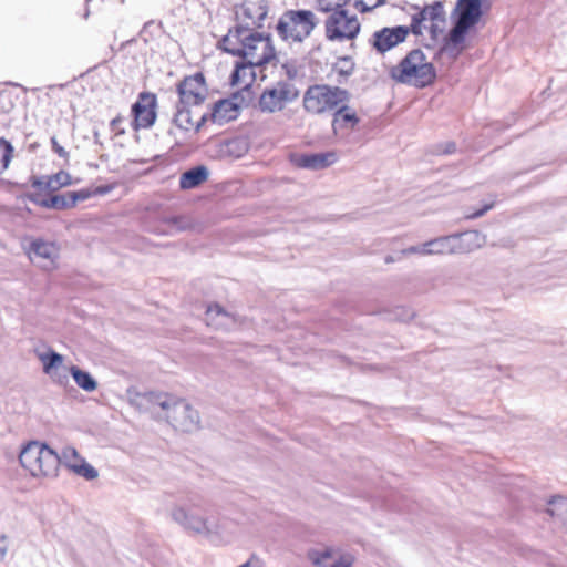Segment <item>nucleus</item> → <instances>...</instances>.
<instances>
[{
	"instance_id": "1",
	"label": "nucleus",
	"mask_w": 567,
	"mask_h": 567,
	"mask_svg": "<svg viewBox=\"0 0 567 567\" xmlns=\"http://www.w3.org/2000/svg\"><path fill=\"white\" fill-rule=\"evenodd\" d=\"M178 100L175 104L173 124L184 132L193 126V114L196 107L202 106L208 95V86L203 72L184 76L176 83Z\"/></svg>"
},
{
	"instance_id": "2",
	"label": "nucleus",
	"mask_w": 567,
	"mask_h": 567,
	"mask_svg": "<svg viewBox=\"0 0 567 567\" xmlns=\"http://www.w3.org/2000/svg\"><path fill=\"white\" fill-rule=\"evenodd\" d=\"M486 11L455 3L451 13L452 28L443 40L439 53L456 60L464 50L466 37L481 21Z\"/></svg>"
},
{
	"instance_id": "3",
	"label": "nucleus",
	"mask_w": 567,
	"mask_h": 567,
	"mask_svg": "<svg viewBox=\"0 0 567 567\" xmlns=\"http://www.w3.org/2000/svg\"><path fill=\"white\" fill-rule=\"evenodd\" d=\"M389 74L395 82L417 89L427 87L436 80V69L426 61L421 49L411 50L398 65L391 68Z\"/></svg>"
},
{
	"instance_id": "4",
	"label": "nucleus",
	"mask_w": 567,
	"mask_h": 567,
	"mask_svg": "<svg viewBox=\"0 0 567 567\" xmlns=\"http://www.w3.org/2000/svg\"><path fill=\"white\" fill-rule=\"evenodd\" d=\"M317 9L331 12L326 20V37L330 41L353 40L361 30L355 14L349 11L337 0H317Z\"/></svg>"
},
{
	"instance_id": "5",
	"label": "nucleus",
	"mask_w": 567,
	"mask_h": 567,
	"mask_svg": "<svg viewBox=\"0 0 567 567\" xmlns=\"http://www.w3.org/2000/svg\"><path fill=\"white\" fill-rule=\"evenodd\" d=\"M319 23L316 14L308 9L286 10L275 27L279 38L285 41L303 42Z\"/></svg>"
},
{
	"instance_id": "6",
	"label": "nucleus",
	"mask_w": 567,
	"mask_h": 567,
	"mask_svg": "<svg viewBox=\"0 0 567 567\" xmlns=\"http://www.w3.org/2000/svg\"><path fill=\"white\" fill-rule=\"evenodd\" d=\"M348 90L328 84L310 85L303 94V107L307 112L321 114L336 109L340 103L348 102Z\"/></svg>"
},
{
	"instance_id": "7",
	"label": "nucleus",
	"mask_w": 567,
	"mask_h": 567,
	"mask_svg": "<svg viewBox=\"0 0 567 567\" xmlns=\"http://www.w3.org/2000/svg\"><path fill=\"white\" fill-rule=\"evenodd\" d=\"M251 38L254 37L251 28L249 27V31L244 33L240 40L239 51H241V53L238 55L239 60L235 61L234 69L229 75V84L233 87L240 84L247 69L259 68L265 70L269 64L260 61L261 54H257L258 41L251 40Z\"/></svg>"
},
{
	"instance_id": "8",
	"label": "nucleus",
	"mask_w": 567,
	"mask_h": 567,
	"mask_svg": "<svg viewBox=\"0 0 567 567\" xmlns=\"http://www.w3.org/2000/svg\"><path fill=\"white\" fill-rule=\"evenodd\" d=\"M164 417L175 431L182 433H194L200 429L199 412L185 399L176 398L173 394Z\"/></svg>"
},
{
	"instance_id": "9",
	"label": "nucleus",
	"mask_w": 567,
	"mask_h": 567,
	"mask_svg": "<svg viewBox=\"0 0 567 567\" xmlns=\"http://www.w3.org/2000/svg\"><path fill=\"white\" fill-rule=\"evenodd\" d=\"M172 519L193 535H199L207 539L219 534L218 525L208 517L199 516L190 512V508L175 505L171 509Z\"/></svg>"
},
{
	"instance_id": "10",
	"label": "nucleus",
	"mask_w": 567,
	"mask_h": 567,
	"mask_svg": "<svg viewBox=\"0 0 567 567\" xmlns=\"http://www.w3.org/2000/svg\"><path fill=\"white\" fill-rule=\"evenodd\" d=\"M299 96V90L287 81H278L274 87H266L258 100V109L262 113H276Z\"/></svg>"
},
{
	"instance_id": "11",
	"label": "nucleus",
	"mask_w": 567,
	"mask_h": 567,
	"mask_svg": "<svg viewBox=\"0 0 567 567\" xmlns=\"http://www.w3.org/2000/svg\"><path fill=\"white\" fill-rule=\"evenodd\" d=\"M127 399L131 405L140 412L156 414L163 416L169 406L172 394L167 392H138L133 389L127 390Z\"/></svg>"
},
{
	"instance_id": "12",
	"label": "nucleus",
	"mask_w": 567,
	"mask_h": 567,
	"mask_svg": "<svg viewBox=\"0 0 567 567\" xmlns=\"http://www.w3.org/2000/svg\"><path fill=\"white\" fill-rule=\"evenodd\" d=\"M157 96L152 92H141L132 104L133 127L135 131L150 128L157 118Z\"/></svg>"
},
{
	"instance_id": "13",
	"label": "nucleus",
	"mask_w": 567,
	"mask_h": 567,
	"mask_svg": "<svg viewBox=\"0 0 567 567\" xmlns=\"http://www.w3.org/2000/svg\"><path fill=\"white\" fill-rule=\"evenodd\" d=\"M405 29L384 27L372 33L369 44L379 54H384L405 41Z\"/></svg>"
},
{
	"instance_id": "14",
	"label": "nucleus",
	"mask_w": 567,
	"mask_h": 567,
	"mask_svg": "<svg viewBox=\"0 0 567 567\" xmlns=\"http://www.w3.org/2000/svg\"><path fill=\"white\" fill-rule=\"evenodd\" d=\"M336 152L306 153L293 158V163L299 168L311 171L324 169L337 162Z\"/></svg>"
},
{
	"instance_id": "15",
	"label": "nucleus",
	"mask_w": 567,
	"mask_h": 567,
	"mask_svg": "<svg viewBox=\"0 0 567 567\" xmlns=\"http://www.w3.org/2000/svg\"><path fill=\"white\" fill-rule=\"evenodd\" d=\"M47 443L39 441H31L25 444L20 454L19 462L23 468L29 471L32 476H35V472L41 468V457L45 449Z\"/></svg>"
},
{
	"instance_id": "16",
	"label": "nucleus",
	"mask_w": 567,
	"mask_h": 567,
	"mask_svg": "<svg viewBox=\"0 0 567 567\" xmlns=\"http://www.w3.org/2000/svg\"><path fill=\"white\" fill-rule=\"evenodd\" d=\"M43 364V372L50 375L53 380H56L60 384L68 381V371L66 367H62L63 355L58 353L56 351L50 349L47 353H42L39 355Z\"/></svg>"
},
{
	"instance_id": "17",
	"label": "nucleus",
	"mask_w": 567,
	"mask_h": 567,
	"mask_svg": "<svg viewBox=\"0 0 567 567\" xmlns=\"http://www.w3.org/2000/svg\"><path fill=\"white\" fill-rule=\"evenodd\" d=\"M247 31H249V24H236L229 28L227 33L217 41L216 49L238 58L241 53V51H239L240 40L243 39V34Z\"/></svg>"
},
{
	"instance_id": "18",
	"label": "nucleus",
	"mask_w": 567,
	"mask_h": 567,
	"mask_svg": "<svg viewBox=\"0 0 567 567\" xmlns=\"http://www.w3.org/2000/svg\"><path fill=\"white\" fill-rule=\"evenodd\" d=\"M452 255L468 254L481 247V235L477 230L451 234Z\"/></svg>"
},
{
	"instance_id": "19",
	"label": "nucleus",
	"mask_w": 567,
	"mask_h": 567,
	"mask_svg": "<svg viewBox=\"0 0 567 567\" xmlns=\"http://www.w3.org/2000/svg\"><path fill=\"white\" fill-rule=\"evenodd\" d=\"M240 8L243 10V16L246 19L254 20L252 23L257 29H261L264 27V21L269 12L268 0H246L240 4Z\"/></svg>"
},
{
	"instance_id": "20",
	"label": "nucleus",
	"mask_w": 567,
	"mask_h": 567,
	"mask_svg": "<svg viewBox=\"0 0 567 567\" xmlns=\"http://www.w3.org/2000/svg\"><path fill=\"white\" fill-rule=\"evenodd\" d=\"M25 198L47 209L64 210L71 208L68 192L64 194H50L48 197H41L40 193H27Z\"/></svg>"
},
{
	"instance_id": "21",
	"label": "nucleus",
	"mask_w": 567,
	"mask_h": 567,
	"mask_svg": "<svg viewBox=\"0 0 567 567\" xmlns=\"http://www.w3.org/2000/svg\"><path fill=\"white\" fill-rule=\"evenodd\" d=\"M210 121L217 124H224L236 120L239 110L236 103H231L228 99H220L215 102L209 112Z\"/></svg>"
},
{
	"instance_id": "22",
	"label": "nucleus",
	"mask_w": 567,
	"mask_h": 567,
	"mask_svg": "<svg viewBox=\"0 0 567 567\" xmlns=\"http://www.w3.org/2000/svg\"><path fill=\"white\" fill-rule=\"evenodd\" d=\"M209 177V169L205 165H196L181 174L179 188L183 190L199 187Z\"/></svg>"
},
{
	"instance_id": "23",
	"label": "nucleus",
	"mask_w": 567,
	"mask_h": 567,
	"mask_svg": "<svg viewBox=\"0 0 567 567\" xmlns=\"http://www.w3.org/2000/svg\"><path fill=\"white\" fill-rule=\"evenodd\" d=\"M360 122L357 113L349 105H341L333 114L332 130L334 134L342 128L353 130Z\"/></svg>"
},
{
	"instance_id": "24",
	"label": "nucleus",
	"mask_w": 567,
	"mask_h": 567,
	"mask_svg": "<svg viewBox=\"0 0 567 567\" xmlns=\"http://www.w3.org/2000/svg\"><path fill=\"white\" fill-rule=\"evenodd\" d=\"M41 468L35 472V476L55 477L58 475L59 466L62 464L61 456L48 444L43 451L40 460Z\"/></svg>"
},
{
	"instance_id": "25",
	"label": "nucleus",
	"mask_w": 567,
	"mask_h": 567,
	"mask_svg": "<svg viewBox=\"0 0 567 567\" xmlns=\"http://www.w3.org/2000/svg\"><path fill=\"white\" fill-rule=\"evenodd\" d=\"M252 37L251 40H257L259 42H264L262 52H261V60L264 63H272L274 66H276L279 63V59L277 55L276 48L274 45L272 35L269 32H259L256 30H252Z\"/></svg>"
},
{
	"instance_id": "26",
	"label": "nucleus",
	"mask_w": 567,
	"mask_h": 567,
	"mask_svg": "<svg viewBox=\"0 0 567 567\" xmlns=\"http://www.w3.org/2000/svg\"><path fill=\"white\" fill-rule=\"evenodd\" d=\"M29 254H33L35 257L41 259L53 261V259L58 257V247L54 243L38 238L31 241Z\"/></svg>"
},
{
	"instance_id": "27",
	"label": "nucleus",
	"mask_w": 567,
	"mask_h": 567,
	"mask_svg": "<svg viewBox=\"0 0 567 567\" xmlns=\"http://www.w3.org/2000/svg\"><path fill=\"white\" fill-rule=\"evenodd\" d=\"M545 513L563 523L567 520V497L563 495H553L547 501Z\"/></svg>"
},
{
	"instance_id": "28",
	"label": "nucleus",
	"mask_w": 567,
	"mask_h": 567,
	"mask_svg": "<svg viewBox=\"0 0 567 567\" xmlns=\"http://www.w3.org/2000/svg\"><path fill=\"white\" fill-rule=\"evenodd\" d=\"M69 373L72 375L76 385L82 390L92 392L97 388L96 380L87 371L80 369L78 365H71Z\"/></svg>"
},
{
	"instance_id": "29",
	"label": "nucleus",
	"mask_w": 567,
	"mask_h": 567,
	"mask_svg": "<svg viewBox=\"0 0 567 567\" xmlns=\"http://www.w3.org/2000/svg\"><path fill=\"white\" fill-rule=\"evenodd\" d=\"M227 99L230 100L231 103H236L239 111L241 107H248L255 101L254 86L251 83H247L241 89L233 92Z\"/></svg>"
},
{
	"instance_id": "30",
	"label": "nucleus",
	"mask_w": 567,
	"mask_h": 567,
	"mask_svg": "<svg viewBox=\"0 0 567 567\" xmlns=\"http://www.w3.org/2000/svg\"><path fill=\"white\" fill-rule=\"evenodd\" d=\"M379 315H381L385 320L389 321L405 322L413 319L415 312L411 308L404 306H396L393 309L380 311Z\"/></svg>"
},
{
	"instance_id": "31",
	"label": "nucleus",
	"mask_w": 567,
	"mask_h": 567,
	"mask_svg": "<svg viewBox=\"0 0 567 567\" xmlns=\"http://www.w3.org/2000/svg\"><path fill=\"white\" fill-rule=\"evenodd\" d=\"M425 247H427L429 249V255H452L451 236H441L432 240H429L425 243Z\"/></svg>"
},
{
	"instance_id": "32",
	"label": "nucleus",
	"mask_w": 567,
	"mask_h": 567,
	"mask_svg": "<svg viewBox=\"0 0 567 567\" xmlns=\"http://www.w3.org/2000/svg\"><path fill=\"white\" fill-rule=\"evenodd\" d=\"M95 194H106V185H100L95 189L84 188L80 190L68 192L71 208L79 202H84Z\"/></svg>"
},
{
	"instance_id": "33",
	"label": "nucleus",
	"mask_w": 567,
	"mask_h": 567,
	"mask_svg": "<svg viewBox=\"0 0 567 567\" xmlns=\"http://www.w3.org/2000/svg\"><path fill=\"white\" fill-rule=\"evenodd\" d=\"M427 19L426 9H421L417 13L413 14L411 18V24L408 25H399L400 29H405V39L409 33H413L414 35L422 34V23Z\"/></svg>"
},
{
	"instance_id": "34",
	"label": "nucleus",
	"mask_w": 567,
	"mask_h": 567,
	"mask_svg": "<svg viewBox=\"0 0 567 567\" xmlns=\"http://www.w3.org/2000/svg\"><path fill=\"white\" fill-rule=\"evenodd\" d=\"M70 471L79 476L84 477L87 481H92L97 477V471L89 464L84 458L80 460L78 464L70 465Z\"/></svg>"
},
{
	"instance_id": "35",
	"label": "nucleus",
	"mask_w": 567,
	"mask_h": 567,
	"mask_svg": "<svg viewBox=\"0 0 567 567\" xmlns=\"http://www.w3.org/2000/svg\"><path fill=\"white\" fill-rule=\"evenodd\" d=\"M13 146L4 137H0V173L6 171L13 156Z\"/></svg>"
},
{
	"instance_id": "36",
	"label": "nucleus",
	"mask_w": 567,
	"mask_h": 567,
	"mask_svg": "<svg viewBox=\"0 0 567 567\" xmlns=\"http://www.w3.org/2000/svg\"><path fill=\"white\" fill-rule=\"evenodd\" d=\"M427 19L432 21L445 22V11L443 1H434L431 6H425Z\"/></svg>"
},
{
	"instance_id": "37",
	"label": "nucleus",
	"mask_w": 567,
	"mask_h": 567,
	"mask_svg": "<svg viewBox=\"0 0 567 567\" xmlns=\"http://www.w3.org/2000/svg\"><path fill=\"white\" fill-rule=\"evenodd\" d=\"M339 62L343 63V66L333 65V70L341 76L348 78L353 74L355 70V63L350 55H343L338 59Z\"/></svg>"
},
{
	"instance_id": "38",
	"label": "nucleus",
	"mask_w": 567,
	"mask_h": 567,
	"mask_svg": "<svg viewBox=\"0 0 567 567\" xmlns=\"http://www.w3.org/2000/svg\"><path fill=\"white\" fill-rule=\"evenodd\" d=\"M61 462L70 470V465L78 464L83 457L73 446H65L61 453Z\"/></svg>"
},
{
	"instance_id": "39",
	"label": "nucleus",
	"mask_w": 567,
	"mask_h": 567,
	"mask_svg": "<svg viewBox=\"0 0 567 567\" xmlns=\"http://www.w3.org/2000/svg\"><path fill=\"white\" fill-rule=\"evenodd\" d=\"M165 223L174 226L179 231L190 229L193 226L192 221L185 216L167 217L165 218Z\"/></svg>"
},
{
	"instance_id": "40",
	"label": "nucleus",
	"mask_w": 567,
	"mask_h": 567,
	"mask_svg": "<svg viewBox=\"0 0 567 567\" xmlns=\"http://www.w3.org/2000/svg\"><path fill=\"white\" fill-rule=\"evenodd\" d=\"M456 152V143L453 141L442 142L434 145L435 155H451Z\"/></svg>"
},
{
	"instance_id": "41",
	"label": "nucleus",
	"mask_w": 567,
	"mask_h": 567,
	"mask_svg": "<svg viewBox=\"0 0 567 567\" xmlns=\"http://www.w3.org/2000/svg\"><path fill=\"white\" fill-rule=\"evenodd\" d=\"M226 147L229 154L237 157L241 156L246 151V144L240 140H231L226 143Z\"/></svg>"
},
{
	"instance_id": "42",
	"label": "nucleus",
	"mask_w": 567,
	"mask_h": 567,
	"mask_svg": "<svg viewBox=\"0 0 567 567\" xmlns=\"http://www.w3.org/2000/svg\"><path fill=\"white\" fill-rule=\"evenodd\" d=\"M281 69L285 71V74L287 76V82L290 83V81H293L298 76V66L297 61L291 59L287 60L281 64Z\"/></svg>"
},
{
	"instance_id": "43",
	"label": "nucleus",
	"mask_w": 567,
	"mask_h": 567,
	"mask_svg": "<svg viewBox=\"0 0 567 567\" xmlns=\"http://www.w3.org/2000/svg\"><path fill=\"white\" fill-rule=\"evenodd\" d=\"M456 3L486 12L489 11L492 7L491 0H457Z\"/></svg>"
},
{
	"instance_id": "44",
	"label": "nucleus",
	"mask_w": 567,
	"mask_h": 567,
	"mask_svg": "<svg viewBox=\"0 0 567 567\" xmlns=\"http://www.w3.org/2000/svg\"><path fill=\"white\" fill-rule=\"evenodd\" d=\"M341 362L348 364V365H352V364H355V367L361 371V372H368V371H382V368L380 365H377V364H363V363H353L351 361L350 358L346 357V355H340L339 357Z\"/></svg>"
},
{
	"instance_id": "45",
	"label": "nucleus",
	"mask_w": 567,
	"mask_h": 567,
	"mask_svg": "<svg viewBox=\"0 0 567 567\" xmlns=\"http://www.w3.org/2000/svg\"><path fill=\"white\" fill-rule=\"evenodd\" d=\"M52 177L59 188L69 186L72 183L70 174L65 171H60L56 174H53Z\"/></svg>"
},
{
	"instance_id": "46",
	"label": "nucleus",
	"mask_w": 567,
	"mask_h": 567,
	"mask_svg": "<svg viewBox=\"0 0 567 567\" xmlns=\"http://www.w3.org/2000/svg\"><path fill=\"white\" fill-rule=\"evenodd\" d=\"M45 175L35 176L32 175L29 178V183L33 188H37L39 192L45 190Z\"/></svg>"
},
{
	"instance_id": "47",
	"label": "nucleus",
	"mask_w": 567,
	"mask_h": 567,
	"mask_svg": "<svg viewBox=\"0 0 567 567\" xmlns=\"http://www.w3.org/2000/svg\"><path fill=\"white\" fill-rule=\"evenodd\" d=\"M103 0H85L83 18L87 19L91 14V9L100 10L102 8Z\"/></svg>"
},
{
	"instance_id": "48",
	"label": "nucleus",
	"mask_w": 567,
	"mask_h": 567,
	"mask_svg": "<svg viewBox=\"0 0 567 567\" xmlns=\"http://www.w3.org/2000/svg\"><path fill=\"white\" fill-rule=\"evenodd\" d=\"M51 145L54 153H56L60 157L68 159L69 158V152L64 150L63 146H61L55 136L51 137Z\"/></svg>"
},
{
	"instance_id": "49",
	"label": "nucleus",
	"mask_w": 567,
	"mask_h": 567,
	"mask_svg": "<svg viewBox=\"0 0 567 567\" xmlns=\"http://www.w3.org/2000/svg\"><path fill=\"white\" fill-rule=\"evenodd\" d=\"M208 121H210L209 112L202 114L198 121L193 122L192 130L198 133Z\"/></svg>"
},
{
	"instance_id": "50",
	"label": "nucleus",
	"mask_w": 567,
	"mask_h": 567,
	"mask_svg": "<svg viewBox=\"0 0 567 567\" xmlns=\"http://www.w3.org/2000/svg\"><path fill=\"white\" fill-rule=\"evenodd\" d=\"M427 247H425V243L422 245L411 246L403 250L404 254H420V255H429Z\"/></svg>"
},
{
	"instance_id": "51",
	"label": "nucleus",
	"mask_w": 567,
	"mask_h": 567,
	"mask_svg": "<svg viewBox=\"0 0 567 567\" xmlns=\"http://www.w3.org/2000/svg\"><path fill=\"white\" fill-rule=\"evenodd\" d=\"M215 312L216 315H223L228 317L229 313L218 303H213L208 306L206 315L209 316L210 313Z\"/></svg>"
},
{
	"instance_id": "52",
	"label": "nucleus",
	"mask_w": 567,
	"mask_h": 567,
	"mask_svg": "<svg viewBox=\"0 0 567 567\" xmlns=\"http://www.w3.org/2000/svg\"><path fill=\"white\" fill-rule=\"evenodd\" d=\"M8 551V536L2 534L0 535V561H2Z\"/></svg>"
},
{
	"instance_id": "53",
	"label": "nucleus",
	"mask_w": 567,
	"mask_h": 567,
	"mask_svg": "<svg viewBox=\"0 0 567 567\" xmlns=\"http://www.w3.org/2000/svg\"><path fill=\"white\" fill-rule=\"evenodd\" d=\"M45 177H47L45 178V190L47 192L54 193L60 189L58 187V185L55 184V182L53 181L52 175H45Z\"/></svg>"
},
{
	"instance_id": "54",
	"label": "nucleus",
	"mask_w": 567,
	"mask_h": 567,
	"mask_svg": "<svg viewBox=\"0 0 567 567\" xmlns=\"http://www.w3.org/2000/svg\"><path fill=\"white\" fill-rule=\"evenodd\" d=\"M493 204H486L484 205L482 208H480L478 210H476L475 213H473L471 215V218H478V217H482L483 215H485L489 209L493 208Z\"/></svg>"
},
{
	"instance_id": "55",
	"label": "nucleus",
	"mask_w": 567,
	"mask_h": 567,
	"mask_svg": "<svg viewBox=\"0 0 567 567\" xmlns=\"http://www.w3.org/2000/svg\"><path fill=\"white\" fill-rule=\"evenodd\" d=\"M122 122L123 118L121 117L113 118L110 123L111 130L116 132H123V130L120 127Z\"/></svg>"
},
{
	"instance_id": "56",
	"label": "nucleus",
	"mask_w": 567,
	"mask_h": 567,
	"mask_svg": "<svg viewBox=\"0 0 567 567\" xmlns=\"http://www.w3.org/2000/svg\"><path fill=\"white\" fill-rule=\"evenodd\" d=\"M354 7L357 9H360L361 12H368V11H371L374 7H369L364 3V1L362 0H357L355 3H354Z\"/></svg>"
},
{
	"instance_id": "57",
	"label": "nucleus",
	"mask_w": 567,
	"mask_h": 567,
	"mask_svg": "<svg viewBox=\"0 0 567 567\" xmlns=\"http://www.w3.org/2000/svg\"><path fill=\"white\" fill-rule=\"evenodd\" d=\"M331 567H352V564L351 561L346 560L343 557H340L331 565Z\"/></svg>"
},
{
	"instance_id": "58",
	"label": "nucleus",
	"mask_w": 567,
	"mask_h": 567,
	"mask_svg": "<svg viewBox=\"0 0 567 567\" xmlns=\"http://www.w3.org/2000/svg\"><path fill=\"white\" fill-rule=\"evenodd\" d=\"M442 30L439 28L437 24L433 23L431 27H430V34H431V38L433 39H436L437 38V34L441 33Z\"/></svg>"
},
{
	"instance_id": "59",
	"label": "nucleus",
	"mask_w": 567,
	"mask_h": 567,
	"mask_svg": "<svg viewBox=\"0 0 567 567\" xmlns=\"http://www.w3.org/2000/svg\"><path fill=\"white\" fill-rule=\"evenodd\" d=\"M249 70V76H250V81L249 83H251V85H254V82L256 81V72H255V69H248Z\"/></svg>"
},
{
	"instance_id": "60",
	"label": "nucleus",
	"mask_w": 567,
	"mask_h": 567,
	"mask_svg": "<svg viewBox=\"0 0 567 567\" xmlns=\"http://www.w3.org/2000/svg\"><path fill=\"white\" fill-rule=\"evenodd\" d=\"M385 3H386V0H377V3L373 7L375 8V7H379V6H383Z\"/></svg>"
},
{
	"instance_id": "61",
	"label": "nucleus",
	"mask_w": 567,
	"mask_h": 567,
	"mask_svg": "<svg viewBox=\"0 0 567 567\" xmlns=\"http://www.w3.org/2000/svg\"><path fill=\"white\" fill-rule=\"evenodd\" d=\"M384 260H385L386 264H390V262L394 261L392 256H386Z\"/></svg>"
},
{
	"instance_id": "62",
	"label": "nucleus",
	"mask_w": 567,
	"mask_h": 567,
	"mask_svg": "<svg viewBox=\"0 0 567 567\" xmlns=\"http://www.w3.org/2000/svg\"><path fill=\"white\" fill-rule=\"evenodd\" d=\"M337 1L340 2L343 7H346L350 0H337Z\"/></svg>"
},
{
	"instance_id": "63",
	"label": "nucleus",
	"mask_w": 567,
	"mask_h": 567,
	"mask_svg": "<svg viewBox=\"0 0 567 567\" xmlns=\"http://www.w3.org/2000/svg\"><path fill=\"white\" fill-rule=\"evenodd\" d=\"M238 567H250V561L248 560V561H246L245 564H243V565H240Z\"/></svg>"
},
{
	"instance_id": "64",
	"label": "nucleus",
	"mask_w": 567,
	"mask_h": 567,
	"mask_svg": "<svg viewBox=\"0 0 567 567\" xmlns=\"http://www.w3.org/2000/svg\"><path fill=\"white\" fill-rule=\"evenodd\" d=\"M113 186L109 183V186H107V189H109V193H111Z\"/></svg>"
}]
</instances>
